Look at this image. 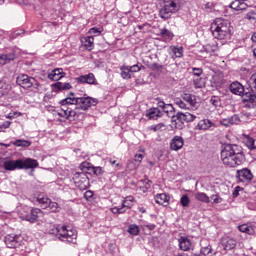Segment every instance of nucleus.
I'll use <instances>...</instances> for the list:
<instances>
[{"label": "nucleus", "instance_id": "1", "mask_svg": "<svg viewBox=\"0 0 256 256\" xmlns=\"http://www.w3.org/2000/svg\"><path fill=\"white\" fill-rule=\"evenodd\" d=\"M221 160L226 167H239L245 161L243 148L237 144H228L221 151Z\"/></svg>", "mask_w": 256, "mask_h": 256}, {"label": "nucleus", "instance_id": "2", "mask_svg": "<svg viewBox=\"0 0 256 256\" xmlns=\"http://www.w3.org/2000/svg\"><path fill=\"white\" fill-rule=\"evenodd\" d=\"M210 30L215 39L223 41L225 39H231L233 27H231V22H229V20L216 18L214 23L211 24Z\"/></svg>", "mask_w": 256, "mask_h": 256}, {"label": "nucleus", "instance_id": "3", "mask_svg": "<svg viewBox=\"0 0 256 256\" xmlns=\"http://www.w3.org/2000/svg\"><path fill=\"white\" fill-rule=\"evenodd\" d=\"M71 93L70 97H67L60 101V105H76L75 109H82V111H87L89 107H95L99 101L93 97H74Z\"/></svg>", "mask_w": 256, "mask_h": 256}, {"label": "nucleus", "instance_id": "4", "mask_svg": "<svg viewBox=\"0 0 256 256\" xmlns=\"http://www.w3.org/2000/svg\"><path fill=\"white\" fill-rule=\"evenodd\" d=\"M50 233L56 235L60 241L66 243H77V232L67 226L58 225L54 227Z\"/></svg>", "mask_w": 256, "mask_h": 256}, {"label": "nucleus", "instance_id": "5", "mask_svg": "<svg viewBox=\"0 0 256 256\" xmlns=\"http://www.w3.org/2000/svg\"><path fill=\"white\" fill-rule=\"evenodd\" d=\"M162 111L167 117H172L173 121H178L179 123H183V121H186V123H193V121L197 119V116L189 112H178L175 115V108L171 104H167Z\"/></svg>", "mask_w": 256, "mask_h": 256}, {"label": "nucleus", "instance_id": "6", "mask_svg": "<svg viewBox=\"0 0 256 256\" xmlns=\"http://www.w3.org/2000/svg\"><path fill=\"white\" fill-rule=\"evenodd\" d=\"M177 11H179V4H177V0H162L159 17L164 19V21H167V19H171V16L175 15Z\"/></svg>", "mask_w": 256, "mask_h": 256}, {"label": "nucleus", "instance_id": "7", "mask_svg": "<svg viewBox=\"0 0 256 256\" xmlns=\"http://www.w3.org/2000/svg\"><path fill=\"white\" fill-rule=\"evenodd\" d=\"M38 217H43V211L39 208L24 207L20 211V219L29 221V223H36Z\"/></svg>", "mask_w": 256, "mask_h": 256}, {"label": "nucleus", "instance_id": "8", "mask_svg": "<svg viewBox=\"0 0 256 256\" xmlns=\"http://www.w3.org/2000/svg\"><path fill=\"white\" fill-rule=\"evenodd\" d=\"M72 180L74 182L75 187H77L81 191L89 189V177L85 172H75L72 176Z\"/></svg>", "mask_w": 256, "mask_h": 256}, {"label": "nucleus", "instance_id": "9", "mask_svg": "<svg viewBox=\"0 0 256 256\" xmlns=\"http://www.w3.org/2000/svg\"><path fill=\"white\" fill-rule=\"evenodd\" d=\"M16 82L17 85H20V87H23V89H31V87L37 89L39 87V82H37L35 78L29 77L26 74H20L17 77Z\"/></svg>", "mask_w": 256, "mask_h": 256}, {"label": "nucleus", "instance_id": "10", "mask_svg": "<svg viewBox=\"0 0 256 256\" xmlns=\"http://www.w3.org/2000/svg\"><path fill=\"white\" fill-rule=\"evenodd\" d=\"M242 103L245 109H255L256 108V92L250 90L242 96Z\"/></svg>", "mask_w": 256, "mask_h": 256}, {"label": "nucleus", "instance_id": "11", "mask_svg": "<svg viewBox=\"0 0 256 256\" xmlns=\"http://www.w3.org/2000/svg\"><path fill=\"white\" fill-rule=\"evenodd\" d=\"M4 242L9 249H17V247H21V236L17 234H8L5 236Z\"/></svg>", "mask_w": 256, "mask_h": 256}, {"label": "nucleus", "instance_id": "12", "mask_svg": "<svg viewBox=\"0 0 256 256\" xmlns=\"http://www.w3.org/2000/svg\"><path fill=\"white\" fill-rule=\"evenodd\" d=\"M61 105H62V108H61V111L58 112V115L60 117H63L64 119L75 121V119H77V111L67 107V105H73V104H61Z\"/></svg>", "mask_w": 256, "mask_h": 256}, {"label": "nucleus", "instance_id": "13", "mask_svg": "<svg viewBox=\"0 0 256 256\" xmlns=\"http://www.w3.org/2000/svg\"><path fill=\"white\" fill-rule=\"evenodd\" d=\"M236 177L240 183H249V181L253 180V173L249 168H244L241 170H237Z\"/></svg>", "mask_w": 256, "mask_h": 256}, {"label": "nucleus", "instance_id": "14", "mask_svg": "<svg viewBox=\"0 0 256 256\" xmlns=\"http://www.w3.org/2000/svg\"><path fill=\"white\" fill-rule=\"evenodd\" d=\"M77 83L87 84V85H97V78H95V74L89 73L85 75L78 76L75 78Z\"/></svg>", "mask_w": 256, "mask_h": 256}, {"label": "nucleus", "instance_id": "15", "mask_svg": "<svg viewBox=\"0 0 256 256\" xmlns=\"http://www.w3.org/2000/svg\"><path fill=\"white\" fill-rule=\"evenodd\" d=\"M220 246L224 251H231L237 247V240L229 236L223 237L220 242Z\"/></svg>", "mask_w": 256, "mask_h": 256}, {"label": "nucleus", "instance_id": "16", "mask_svg": "<svg viewBox=\"0 0 256 256\" xmlns=\"http://www.w3.org/2000/svg\"><path fill=\"white\" fill-rule=\"evenodd\" d=\"M182 99L188 105L189 109H197L199 107V102H197V98L193 94L184 93Z\"/></svg>", "mask_w": 256, "mask_h": 256}, {"label": "nucleus", "instance_id": "17", "mask_svg": "<svg viewBox=\"0 0 256 256\" xmlns=\"http://www.w3.org/2000/svg\"><path fill=\"white\" fill-rule=\"evenodd\" d=\"M183 145H185V141L181 136H174L170 141V149L172 151H179L180 149H183Z\"/></svg>", "mask_w": 256, "mask_h": 256}, {"label": "nucleus", "instance_id": "18", "mask_svg": "<svg viewBox=\"0 0 256 256\" xmlns=\"http://www.w3.org/2000/svg\"><path fill=\"white\" fill-rule=\"evenodd\" d=\"M211 127H215V124L209 119H203L197 123L194 129L195 131H207Z\"/></svg>", "mask_w": 256, "mask_h": 256}, {"label": "nucleus", "instance_id": "19", "mask_svg": "<svg viewBox=\"0 0 256 256\" xmlns=\"http://www.w3.org/2000/svg\"><path fill=\"white\" fill-rule=\"evenodd\" d=\"M3 167L6 171H15V169H21V159L7 160L3 163Z\"/></svg>", "mask_w": 256, "mask_h": 256}, {"label": "nucleus", "instance_id": "20", "mask_svg": "<svg viewBox=\"0 0 256 256\" xmlns=\"http://www.w3.org/2000/svg\"><path fill=\"white\" fill-rule=\"evenodd\" d=\"M20 167H22L21 169H37L39 162L32 158H25L21 160Z\"/></svg>", "mask_w": 256, "mask_h": 256}, {"label": "nucleus", "instance_id": "21", "mask_svg": "<svg viewBox=\"0 0 256 256\" xmlns=\"http://www.w3.org/2000/svg\"><path fill=\"white\" fill-rule=\"evenodd\" d=\"M240 122L239 115L235 114L232 117L220 120V125H223V127H231V125H239Z\"/></svg>", "mask_w": 256, "mask_h": 256}, {"label": "nucleus", "instance_id": "22", "mask_svg": "<svg viewBox=\"0 0 256 256\" xmlns=\"http://www.w3.org/2000/svg\"><path fill=\"white\" fill-rule=\"evenodd\" d=\"M229 90L233 95H243V93H245V87L239 82H232L229 86Z\"/></svg>", "mask_w": 256, "mask_h": 256}, {"label": "nucleus", "instance_id": "23", "mask_svg": "<svg viewBox=\"0 0 256 256\" xmlns=\"http://www.w3.org/2000/svg\"><path fill=\"white\" fill-rule=\"evenodd\" d=\"M170 199L171 197L166 193H160L155 196V202L163 207H167V205H169Z\"/></svg>", "mask_w": 256, "mask_h": 256}, {"label": "nucleus", "instance_id": "24", "mask_svg": "<svg viewBox=\"0 0 256 256\" xmlns=\"http://www.w3.org/2000/svg\"><path fill=\"white\" fill-rule=\"evenodd\" d=\"M178 243L181 251L191 250V240L189 238L182 236L178 239Z\"/></svg>", "mask_w": 256, "mask_h": 256}, {"label": "nucleus", "instance_id": "25", "mask_svg": "<svg viewBox=\"0 0 256 256\" xmlns=\"http://www.w3.org/2000/svg\"><path fill=\"white\" fill-rule=\"evenodd\" d=\"M146 117H148V119L157 120V119H159V117H163V112H161V110H159V108H150L146 112Z\"/></svg>", "mask_w": 256, "mask_h": 256}, {"label": "nucleus", "instance_id": "26", "mask_svg": "<svg viewBox=\"0 0 256 256\" xmlns=\"http://www.w3.org/2000/svg\"><path fill=\"white\" fill-rule=\"evenodd\" d=\"M48 79H51L52 81H59V79H63V69H54L51 73L48 74Z\"/></svg>", "mask_w": 256, "mask_h": 256}, {"label": "nucleus", "instance_id": "27", "mask_svg": "<svg viewBox=\"0 0 256 256\" xmlns=\"http://www.w3.org/2000/svg\"><path fill=\"white\" fill-rule=\"evenodd\" d=\"M119 69H120V77H122V79H131V77H133V74L129 66L123 64L122 66L119 67Z\"/></svg>", "mask_w": 256, "mask_h": 256}, {"label": "nucleus", "instance_id": "28", "mask_svg": "<svg viewBox=\"0 0 256 256\" xmlns=\"http://www.w3.org/2000/svg\"><path fill=\"white\" fill-rule=\"evenodd\" d=\"M160 37H162L165 43H169V41L173 40V37H175V35L173 34V32H171L167 28H163L160 30Z\"/></svg>", "mask_w": 256, "mask_h": 256}, {"label": "nucleus", "instance_id": "29", "mask_svg": "<svg viewBox=\"0 0 256 256\" xmlns=\"http://www.w3.org/2000/svg\"><path fill=\"white\" fill-rule=\"evenodd\" d=\"M169 51L173 53L172 59H181L183 57V47L170 46Z\"/></svg>", "mask_w": 256, "mask_h": 256}, {"label": "nucleus", "instance_id": "30", "mask_svg": "<svg viewBox=\"0 0 256 256\" xmlns=\"http://www.w3.org/2000/svg\"><path fill=\"white\" fill-rule=\"evenodd\" d=\"M82 43L84 45V47H86V49L88 51H92L93 47H94V43H95V38H93V36H88V37H84L82 39Z\"/></svg>", "mask_w": 256, "mask_h": 256}, {"label": "nucleus", "instance_id": "31", "mask_svg": "<svg viewBox=\"0 0 256 256\" xmlns=\"http://www.w3.org/2000/svg\"><path fill=\"white\" fill-rule=\"evenodd\" d=\"M196 201H200V203H211V199L204 192H197L194 194Z\"/></svg>", "mask_w": 256, "mask_h": 256}, {"label": "nucleus", "instance_id": "32", "mask_svg": "<svg viewBox=\"0 0 256 256\" xmlns=\"http://www.w3.org/2000/svg\"><path fill=\"white\" fill-rule=\"evenodd\" d=\"M213 255V249L211 245L202 246L200 254H192V256H211Z\"/></svg>", "mask_w": 256, "mask_h": 256}, {"label": "nucleus", "instance_id": "33", "mask_svg": "<svg viewBox=\"0 0 256 256\" xmlns=\"http://www.w3.org/2000/svg\"><path fill=\"white\" fill-rule=\"evenodd\" d=\"M15 60V53L3 54L0 56L1 65H5V63H9V61Z\"/></svg>", "mask_w": 256, "mask_h": 256}, {"label": "nucleus", "instance_id": "34", "mask_svg": "<svg viewBox=\"0 0 256 256\" xmlns=\"http://www.w3.org/2000/svg\"><path fill=\"white\" fill-rule=\"evenodd\" d=\"M37 201L38 203H40V205H42L44 209H47V205L50 203L51 199H49L47 196L43 194H40L37 197Z\"/></svg>", "mask_w": 256, "mask_h": 256}, {"label": "nucleus", "instance_id": "35", "mask_svg": "<svg viewBox=\"0 0 256 256\" xmlns=\"http://www.w3.org/2000/svg\"><path fill=\"white\" fill-rule=\"evenodd\" d=\"M9 89V84L0 81V98L3 97V95H7V93H9Z\"/></svg>", "mask_w": 256, "mask_h": 256}, {"label": "nucleus", "instance_id": "36", "mask_svg": "<svg viewBox=\"0 0 256 256\" xmlns=\"http://www.w3.org/2000/svg\"><path fill=\"white\" fill-rule=\"evenodd\" d=\"M145 157V148H140L137 153L134 156V160L137 163H141L143 161V158Z\"/></svg>", "mask_w": 256, "mask_h": 256}, {"label": "nucleus", "instance_id": "37", "mask_svg": "<svg viewBox=\"0 0 256 256\" xmlns=\"http://www.w3.org/2000/svg\"><path fill=\"white\" fill-rule=\"evenodd\" d=\"M180 204L182 207L187 208L189 205H191V199L187 194H184L180 198Z\"/></svg>", "mask_w": 256, "mask_h": 256}, {"label": "nucleus", "instance_id": "38", "mask_svg": "<svg viewBox=\"0 0 256 256\" xmlns=\"http://www.w3.org/2000/svg\"><path fill=\"white\" fill-rule=\"evenodd\" d=\"M248 85L250 87V90L256 93V73L251 75L248 80Z\"/></svg>", "mask_w": 256, "mask_h": 256}, {"label": "nucleus", "instance_id": "39", "mask_svg": "<svg viewBox=\"0 0 256 256\" xmlns=\"http://www.w3.org/2000/svg\"><path fill=\"white\" fill-rule=\"evenodd\" d=\"M13 145H15V147H31V142L28 140L18 139L13 142Z\"/></svg>", "mask_w": 256, "mask_h": 256}, {"label": "nucleus", "instance_id": "40", "mask_svg": "<svg viewBox=\"0 0 256 256\" xmlns=\"http://www.w3.org/2000/svg\"><path fill=\"white\" fill-rule=\"evenodd\" d=\"M245 143H246V146L248 147V149H255V139H253L252 137H249V136H246L245 138Z\"/></svg>", "mask_w": 256, "mask_h": 256}, {"label": "nucleus", "instance_id": "41", "mask_svg": "<svg viewBox=\"0 0 256 256\" xmlns=\"http://www.w3.org/2000/svg\"><path fill=\"white\" fill-rule=\"evenodd\" d=\"M56 89H59V91L69 90V89H71V84L70 83L58 82L56 84Z\"/></svg>", "mask_w": 256, "mask_h": 256}, {"label": "nucleus", "instance_id": "42", "mask_svg": "<svg viewBox=\"0 0 256 256\" xmlns=\"http://www.w3.org/2000/svg\"><path fill=\"white\" fill-rule=\"evenodd\" d=\"M174 101L175 105H177V107H179L180 109H190L187 105V102H184L183 100H181V98H176Z\"/></svg>", "mask_w": 256, "mask_h": 256}, {"label": "nucleus", "instance_id": "43", "mask_svg": "<svg viewBox=\"0 0 256 256\" xmlns=\"http://www.w3.org/2000/svg\"><path fill=\"white\" fill-rule=\"evenodd\" d=\"M128 233H130V235H139V226L135 224L129 225Z\"/></svg>", "mask_w": 256, "mask_h": 256}, {"label": "nucleus", "instance_id": "44", "mask_svg": "<svg viewBox=\"0 0 256 256\" xmlns=\"http://www.w3.org/2000/svg\"><path fill=\"white\" fill-rule=\"evenodd\" d=\"M201 53H207V55H213L215 49L211 45H206L201 49Z\"/></svg>", "mask_w": 256, "mask_h": 256}, {"label": "nucleus", "instance_id": "45", "mask_svg": "<svg viewBox=\"0 0 256 256\" xmlns=\"http://www.w3.org/2000/svg\"><path fill=\"white\" fill-rule=\"evenodd\" d=\"M129 69H130V72L132 73H139V71H141V69H143V66L142 64H135V65H132V66H129Z\"/></svg>", "mask_w": 256, "mask_h": 256}, {"label": "nucleus", "instance_id": "46", "mask_svg": "<svg viewBox=\"0 0 256 256\" xmlns=\"http://www.w3.org/2000/svg\"><path fill=\"white\" fill-rule=\"evenodd\" d=\"M47 207H49L50 211H52L53 213L57 212V210L59 209V204H57V202H52L50 200V202H48Z\"/></svg>", "mask_w": 256, "mask_h": 256}, {"label": "nucleus", "instance_id": "47", "mask_svg": "<svg viewBox=\"0 0 256 256\" xmlns=\"http://www.w3.org/2000/svg\"><path fill=\"white\" fill-rule=\"evenodd\" d=\"M210 103H212L214 107H221V99L217 96H213L210 99Z\"/></svg>", "mask_w": 256, "mask_h": 256}, {"label": "nucleus", "instance_id": "48", "mask_svg": "<svg viewBox=\"0 0 256 256\" xmlns=\"http://www.w3.org/2000/svg\"><path fill=\"white\" fill-rule=\"evenodd\" d=\"M210 199H212V203H214V205H218L219 203H223V198H221V196L214 194L210 197Z\"/></svg>", "mask_w": 256, "mask_h": 256}, {"label": "nucleus", "instance_id": "49", "mask_svg": "<svg viewBox=\"0 0 256 256\" xmlns=\"http://www.w3.org/2000/svg\"><path fill=\"white\" fill-rule=\"evenodd\" d=\"M111 211H112V213H113L114 215H121V214H123V213L126 212V209H124V208H122V207H113V208L111 209Z\"/></svg>", "mask_w": 256, "mask_h": 256}, {"label": "nucleus", "instance_id": "50", "mask_svg": "<svg viewBox=\"0 0 256 256\" xmlns=\"http://www.w3.org/2000/svg\"><path fill=\"white\" fill-rule=\"evenodd\" d=\"M239 231H241L242 233H248V235H251V228H249V226H247V224H243L240 225L238 227Z\"/></svg>", "mask_w": 256, "mask_h": 256}, {"label": "nucleus", "instance_id": "51", "mask_svg": "<svg viewBox=\"0 0 256 256\" xmlns=\"http://www.w3.org/2000/svg\"><path fill=\"white\" fill-rule=\"evenodd\" d=\"M90 171H92L94 175H103V168H101L100 166H92Z\"/></svg>", "mask_w": 256, "mask_h": 256}, {"label": "nucleus", "instance_id": "52", "mask_svg": "<svg viewBox=\"0 0 256 256\" xmlns=\"http://www.w3.org/2000/svg\"><path fill=\"white\" fill-rule=\"evenodd\" d=\"M241 0H234L231 4H230V8L234 9L235 11H239V7L241 5Z\"/></svg>", "mask_w": 256, "mask_h": 256}, {"label": "nucleus", "instance_id": "53", "mask_svg": "<svg viewBox=\"0 0 256 256\" xmlns=\"http://www.w3.org/2000/svg\"><path fill=\"white\" fill-rule=\"evenodd\" d=\"M93 165H91V163H88V162H82L80 164V169L81 171H83V169H88V171H91Z\"/></svg>", "mask_w": 256, "mask_h": 256}, {"label": "nucleus", "instance_id": "54", "mask_svg": "<svg viewBox=\"0 0 256 256\" xmlns=\"http://www.w3.org/2000/svg\"><path fill=\"white\" fill-rule=\"evenodd\" d=\"M122 209H131V203H129V200L128 199H125L123 202H122V206H121Z\"/></svg>", "mask_w": 256, "mask_h": 256}, {"label": "nucleus", "instance_id": "55", "mask_svg": "<svg viewBox=\"0 0 256 256\" xmlns=\"http://www.w3.org/2000/svg\"><path fill=\"white\" fill-rule=\"evenodd\" d=\"M84 198L86 199V201H89V199H92L93 198V191L87 190L84 193Z\"/></svg>", "mask_w": 256, "mask_h": 256}, {"label": "nucleus", "instance_id": "56", "mask_svg": "<svg viewBox=\"0 0 256 256\" xmlns=\"http://www.w3.org/2000/svg\"><path fill=\"white\" fill-rule=\"evenodd\" d=\"M247 19L250 21H255L256 20V12L250 11L247 13Z\"/></svg>", "mask_w": 256, "mask_h": 256}, {"label": "nucleus", "instance_id": "57", "mask_svg": "<svg viewBox=\"0 0 256 256\" xmlns=\"http://www.w3.org/2000/svg\"><path fill=\"white\" fill-rule=\"evenodd\" d=\"M193 74L196 75V77H201L203 70L201 68H193Z\"/></svg>", "mask_w": 256, "mask_h": 256}, {"label": "nucleus", "instance_id": "58", "mask_svg": "<svg viewBox=\"0 0 256 256\" xmlns=\"http://www.w3.org/2000/svg\"><path fill=\"white\" fill-rule=\"evenodd\" d=\"M89 33H90L91 35H101V30H99L98 28H91V29L89 30Z\"/></svg>", "mask_w": 256, "mask_h": 256}, {"label": "nucleus", "instance_id": "59", "mask_svg": "<svg viewBox=\"0 0 256 256\" xmlns=\"http://www.w3.org/2000/svg\"><path fill=\"white\" fill-rule=\"evenodd\" d=\"M29 5H34V7H39L40 3H43V0H30Z\"/></svg>", "mask_w": 256, "mask_h": 256}, {"label": "nucleus", "instance_id": "60", "mask_svg": "<svg viewBox=\"0 0 256 256\" xmlns=\"http://www.w3.org/2000/svg\"><path fill=\"white\" fill-rule=\"evenodd\" d=\"M247 9V3L245 1L240 2V7L238 8V11H245Z\"/></svg>", "mask_w": 256, "mask_h": 256}, {"label": "nucleus", "instance_id": "61", "mask_svg": "<svg viewBox=\"0 0 256 256\" xmlns=\"http://www.w3.org/2000/svg\"><path fill=\"white\" fill-rule=\"evenodd\" d=\"M16 3H18L19 5H29V3H31V0H16Z\"/></svg>", "mask_w": 256, "mask_h": 256}, {"label": "nucleus", "instance_id": "62", "mask_svg": "<svg viewBox=\"0 0 256 256\" xmlns=\"http://www.w3.org/2000/svg\"><path fill=\"white\" fill-rule=\"evenodd\" d=\"M9 127H11L10 121H6L1 125V128H3V129H9Z\"/></svg>", "mask_w": 256, "mask_h": 256}, {"label": "nucleus", "instance_id": "63", "mask_svg": "<svg viewBox=\"0 0 256 256\" xmlns=\"http://www.w3.org/2000/svg\"><path fill=\"white\" fill-rule=\"evenodd\" d=\"M158 107H159L160 109H162V111H163L164 108L167 107V104H165L164 101H159V102H158Z\"/></svg>", "mask_w": 256, "mask_h": 256}, {"label": "nucleus", "instance_id": "64", "mask_svg": "<svg viewBox=\"0 0 256 256\" xmlns=\"http://www.w3.org/2000/svg\"><path fill=\"white\" fill-rule=\"evenodd\" d=\"M239 189H241V187L235 188V190L233 191V197H239Z\"/></svg>", "mask_w": 256, "mask_h": 256}]
</instances>
